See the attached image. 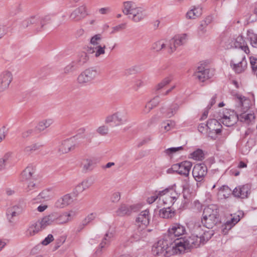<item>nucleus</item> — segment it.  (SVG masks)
I'll use <instances>...</instances> for the list:
<instances>
[{
  "instance_id": "37998d69",
  "label": "nucleus",
  "mask_w": 257,
  "mask_h": 257,
  "mask_svg": "<svg viewBox=\"0 0 257 257\" xmlns=\"http://www.w3.org/2000/svg\"><path fill=\"white\" fill-rule=\"evenodd\" d=\"M106 46L103 45H97L92 49V53H94V56L96 58L99 57L100 56L105 54Z\"/></svg>"
},
{
  "instance_id": "338daca9",
  "label": "nucleus",
  "mask_w": 257,
  "mask_h": 257,
  "mask_svg": "<svg viewBox=\"0 0 257 257\" xmlns=\"http://www.w3.org/2000/svg\"><path fill=\"white\" fill-rule=\"evenodd\" d=\"M13 153L12 152H8L6 153L2 158L1 159L4 161V162L7 164L8 161L10 160L13 157Z\"/></svg>"
},
{
  "instance_id": "0eeeda50",
  "label": "nucleus",
  "mask_w": 257,
  "mask_h": 257,
  "mask_svg": "<svg viewBox=\"0 0 257 257\" xmlns=\"http://www.w3.org/2000/svg\"><path fill=\"white\" fill-rule=\"evenodd\" d=\"M127 121V113L125 110H120L106 117L105 123L113 122L115 126L123 124Z\"/></svg>"
},
{
  "instance_id": "c9c22d12",
  "label": "nucleus",
  "mask_w": 257,
  "mask_h": 257,
  "mask_svg": "<svg viewBox=\"0 0 257 257\" xmlns=\"http://www.w3.org/2000/svg\"><path fill=\"white\" fill-rule=\"evenodd\" d=\"M173 79V76L172 74L165 77L162 81L158 83L155 87L154 89L156 91H159L165 86L169 84Z\"/></svg>"
},
{
  "instance_id": "8fccbe9b",
  "label": "nucleus",
  "mask_w": 257,
  "mask_h": 257,
  "mask_svg": "<svg viewBox=\"0 0 257 257\" xmlns=\"http://www.w3.org/2000/svg\"><path fill=\"white\" fill-rule=\"evenodd\" d=\"M179 107V105L176 103L172 104L168 109L166 113L165 116L168 118L172 117L176 113Z\"/></svg>"
},
{
  "instance_id": "a18cd8bd",
  "label": "nucleus",
  "mask_w": 257,
  "mask_h": 257,
  "mask_svg": "<svg viewBox=\"0 0 257 257\" xmlns=\"http://www.w3.org/2000/svg\"><path fill=\"white\" fill-rule=\"evenodd\" d=\"M238 120L245 123H249L251 119L254 118L253 114L246 112L241 113L239 115L237 114Z\"/></svg>"
},
{
  "instance_id": "a878e982",
  "label": "nucleus",
  "mask_w": 257,
  "mask_h": 257,
  "mask_svg": "<svg viewBox=\"0 0 257 257\" xmlns=\"http://www.w3.org/2000/svg\"><path fill=\"white\" fill-rule=\"evenodd\" d=\"M113 237V234L112 232H107L100 244V248L97 249L95 252L96 255H99L101 252V249L105 248L109 245Z\"/></svg>"
},
{
  "instance_id": "9b49d317",
  "label": "nucleus",
  "mask_w": 257,
  "mask_h": 257,
  "mask_svg": "<svg viewBox=\"0 0 257 257\" xmlns=\"http://www.w3.org/2000/svg\"><path fill=\"white\" fill-rule=\"evenodd\" d=\"M192 164L191 162L185 161L180 163H177L172 165L171 169L178 174L188 177L192 167Z\"/></svg>"
},
{
  "instance_id": "6e6552de",
  "label": "nucleus",
  "mask_w": 257,
  "mask_h": 257,
  "mask_svg": "<svg viewBox=\"0 0 257 257\" xmlns=\"http://www.w3.org/2000/svg\"><path fill=\"white\" fill-rule=\"evenodd\" d=\"M160 198L164 204L169 206L172 205L178 199L179 195L173 189H166L162 191L159 192Z\"/></svg>"
},
{
  "instance_id": "052dcab7",
  "label": "nucleus",
  "mask_w": 257,
  "mask_h": 257,
  "mask_svg": "<svg viewBox=\"0 0 257 257\" xmlns=\"http://www.w3.org/2000/svg\"><path fill=\"white\" fill-rule=\"evenodd\" d=\"M81 183L84 189L86 190L90 187L93 185L94 182L91 178H87L83 180Z\"/></svg>"
},
{
  "instance_id": "7ed1b4c3",
  "label": "nucleus",
  "mask_w": 257,
  "mask_h": 257,
  "mask_svg": "<svg viewBox=\"0 0 257 257\" xmlns=\"http://www.w3.org/2000/svg\"><path fill=\"white\" fill-rule=\"evenodd\" d=\"M219 209L217 205L210 204L203 210L201 223L203 227L210 229L215 226L219 222Z\"/></svg>"
},
{
  "instance_id": "6e6d98bb",
  "label": "nucleus",
  "mask_w": 257,
  "mask_h": 257,
  "mask_svg": "<svg viewBox=\"0 0 257 257\" xmlns=\"http://www.w3.org/2000/svg\"><path fill=\"white\" fill-rule=\"evenodd\" d=\"M175 126V122L172 120H167L162 123V127L164 131L168 132L173 128Z\"/></svg>"
},
{
  "instance_id": "58836bf2",
  "label": "nucleus",
  "mask_w": 257,
  "mask_h": 257,
  "mask_svg": "<svg viewBox=\"0 0 257 257\" xmlns=\"http://www.w3.org/2000/svg\"><path fill=\"white\" fill-rule=\"evenodd\" d=\"M97 214L96 213H91L89 214L82 221L81 224L79 226L78 230L79 231L82 229L84 227L92 221H93L96 217Z\"/></svg>"
},
{
  "instance_id": "aec40b11",
  "label": "nucleus",
  "mask_w": 257,
  "mask_h": 257,
  "mask_svg": "<svg viewBox=\"0 0 257 257\" xmlns=\"http://www.w3.org/2000/svg\"><path fill=\"white\" fill-rule=\"evenodd\" d=\"M137 206L136 205H129L125 204H121L116 211L118 216H123L130 215L133 211H136Z\"/></svg>"
},
{
  "instance_id": "4be33fe9",
  "label": "nucleus",
  "mask_w": 257,
  "mask_h": 257,
  "mask_svg": "<svg viewBox=\"0 0 257 257\" xmlns=\"http://www.w3.org/2000/svg\"><path fill=\"white\" fill-rule=\"evenodd\" d=\"M249 189L248 185L239 186L232 191V194L237 197L245 198L247 197Z\"/></svg>"
},
{
  "instance_id": "ea45409f",
  "label": "nucleus",
  "mask_w": 257,
  "mask_h": 257,
  "mask_svg": "<svg viewBox=\"0 0 257 257\" xmlns=\"http://www.w3.org/2000/svg\"><path fill=\"white\" fill-rule=\"evenodd\" d=\"M22 211V209L19 206H14L10 208L7 211V215L9 218L12 219L18 216Z\"/></svg>"
},
{
  "instance_id": "20e7f679",
  "label": "nucleus",
  "mask_w": 257,
  "mask_h": 257,
  "mask_svg": "<svg viewBox=\"0 0 257 257\" xmlns=\"http://www.w3.org/2000/svg\"><path fill=\"white\" fill-rule=\"evenodd\" d=\"M230 64L235 73L240 74L244 72L247 68V61L245 55L242 53L235 54L230 61Z\"/></svg>"
},
{
  "instance_id": "2f4dec72",
  "label": "nucleus",
  "mask_w": 257,
  "mask_h": 257,
  "mask_svg": "<svg viewBox=\"0 0 257 257\" xmlns=\"http://www.w3.org/2000/svg\"><path fill=\"white\" fill-rule=\"evenodd\" d=\"M175 215V211L173 210L169 206L160 209L159 216L160 217L165 219L172 218Z\"/></svg>"
},
{
  "instance_id": "473e14b6",
  "label": "nucleus",
  "mask_w": 257,
  "mask_h": 257,
  "mask_svg": "<svg viewBox=\"0 0 257 257\" xmlns=\"http://www.w3.org/2000/svg\"><path fill=\"white\" fill-rule=\"evenodd\" d=\"M54 213L57 216V217H56L57 224H63L68 222L70 220L69 217L71 216V212H64L62 214L54 212Z\"/></svg>"
},
{
  "instance_id": "bf43d9fd",
  "label": "nucleus",
  "mask_w": 257,
  "mask_h": 257,
  "mask_svg": "<svg viewBox=\"0 0 257 257\" xmlns=\"http://www.w3.org/2000/svg\"><path fill=\"white\" fill-rule=\"evenodd\" d=\"M102 39V36L101 34H98L95 35L92 37H91L90 39V43L94 45V46H97L99 45V41H101Z\"/></svg>"
},
{
  "instance_id": "c03bdc74",
  "label": "nucleus",
  "mask_w": 257,
  "mask_h": 257,
  "mask_svg": "<svg viewBox=\"0 0 257 257\" xmlns=\"http://www.w3.org/2000/svg\"><path fill=\"white\" fill-rule=\"evenodd\" d=\"M232 191L227 186L223 185L221 186L218 191V195L224 198H228Z\"/></svg>"
},
{
  "instance_id": "2eb2a0df",
  "label": "nucleus",
  "mask_w": 257,
  "mask_h": 257,
  "mask_svg": "<svg viewBox=\"0 0 257 257\" xmlns=\"http://www.w3.org/2000/svg\"><path fill=\"white\" fill-rule=\"evenodd\" d=\"M212 75V74L210 73V70L208 68H205L202 66L198 67L196 71L194 73L196 78L201 82H204L208 79Z\"/></svg>"
},
{
  "instance_id": "864d4df0",
  "label": "nucleus",
  "mask_w": 257,
  "mask_h": 257,
  "mask_svg": "<svg viewBox=\"0 0 257 257\" xmlns=\"http://www.w3.org/2000/svg\"><path fill=\"white\" fill-rule=\"evenodd\" d=\"M78 67L75 61H72L68 64L64 69V72L66 74L72 72Z\"/></svg>"
},
{
  "instance_id": "423d86ee",
  "label": "nucleus",
  "mask_w": 257,
  "mask_h": 257,
  "mask_svg": "<svg viewBox=\"0 0 257 257\" xmlns=\"http://www.w3.org/2000/svg\"><path fill=\"white\" fill-rule=\"evenodd\" d=\"M220 117L222 123L228 127L233 125L238 120L237 114L233 110L227 109L220 112Z\"/></svg>"
},
{
  "instance_id": "1a4fd4ad",
  "label": "nucleus",
  "mask_w": 257,
  "mask_h": 257,
  "mask_svg": "<svg viewBox=\"0 0 257 257\" xmlns=\"http://www.w3.org/2000/svg\"><path fill=\"white\" fill-rule=\"evenodd\" d=\"M97 75V71L94 68L86 69L81 72L77 77L79 84H84L93 80Z\"/></svg>"
},
{
  "instance_id": "f03ea898",
  "label": "nucleus",
  "mask_w": 257,
  "mask_h": 257,
  "mask_svg": "<svg viewBox=\"0 0 257 257\" xmlns=\"http://www.w3.org/2000/svg\"><path fill=\"white\" fill-rule=\"evenodd\" d=\"M192 230L193 233L191 236L180 238L185 241L183 244L185 247L186 250L192 247H197L201 243H204V236L203 235L205 234V233L199 222H195Z\"/></svg>"
},
{
  "instance_id": "6ab92c4d",
  "label": "nucleus",
  "mask_w": 257,
  "mask_h": 257,
  "mask_svg": "<svg viewBox=\"0 0 257 257\" xmlns=\"http://www.w3.org/2000/svg\"><path fill=\"white\" fill-rule=\"evenodd\" d=\"M73 201V198L69 194H66L56 200L54 203V206L57 208H63Z\"/></svg>"
},
{
  "instance_id": "4d7b16f0",
  "label": "nucleus",
  "mask_w": 257,
  "mask_h": 257,
  "mask_svg": "<svg viewBox=\"0 0 257 257\" xmlns=\"http://www.w3.org/2000/svg\"><path fill=\"white\" fill-rule=\"evenodd\" d=\"M109 128L107 125H101L98 126L96 130V132L100 136H104L107 135Z\"/></svg>"
},
{
  "instance_id": "0e129e2a",
  "label": "nucleus",
  "mask_w": 257,
  "mask_h": 257,
  "mask_svg": "<svg viewBox=\"0 0 257 257\" xmlns=\"http://www.w3.org/2000/svg\"><path fill=\"white\" fill-rule=\"evenodd\" d=\"M182 150H183L182 147H176V148H170L166 149L165 151V152L166 154H167L168 155H171L172 154H173L176 153L177 152H178L179 151Z\"/></svg>"
},
{
  "instance_id": "5701e85b",
  "label": "nucleus",
  "mask_w": 257,
  "mask_h": 257,
  "mask_svg": "<svg viewBox=\"0 0 257 257\" xmlns=\"http://www.w3.org/2000/svg\"><path fill=\"white\" fill-rule=\"evenodd\" d=\"M123 9L122 13L128 17L132 14V13L138 7L137 4L131 1L124 2L122 4Z\"/></svg>"
},
{
  "instance_id": "c85d7f7f",
  "label": "nucleus",
  "mask_w": 257,
  "mask_h": 257,
  "mask_svg": "<svg viewBox=\"0 0 257 257\" xmlns=\"http://www.w3.org/2000/svg\"><path fill=\"white\" fill-rule=\"evenodd\" d=\"M53 197V192L51 189L48 188L43 190L40 192L37 197L35 199L36 200L41 201V199L43 200H49Z\"/></svg>"
},
{
  "instance_id": "680f3d73",
  "label": "nucleus",
  "mask_w": 257,
  "mask_h": 257,
  "mask_svg": "<svg viewBox=\"0 0 257 257\" xmlns=\"http://www.w3.org/2000/svg\"><path fill=\"white\" fill-rule=\"evenodd\" d=\"M249 63L252 72H253L257 69V58L253 56L250 57Z\"/></svg>"
},
{
  "instance_id": "9d476101",
  "label": "nucleus",
  "mask_w": 257,
  "mask_h": 257,
  "mask_svg": "<svg viewBox=\"0 0 257 257\" xmlns=\"http://www.w3.org/2000/svg\"><path fill=\"white\" fill-rule=\"evenodd\" d=\"M186 229L184 226L179 223H174L169 228L168 233L165 235L168 236L170 240L173 241L178 238H175L185 234Z\"/></svg>"
},
{
  "instance_id": "774afa93",
  "label": "nucleus",
  "mask_w": 257,
  "mask_h": 257,
  "mask_svg": "<svg viewBox=\"0 0 257 257\" xmlns=\"http://www.w3.org/2000/svg\"><path fill=\"white\" fill-rule=\"evenodd\" d=\"M53 240V236L50 234L42 241V244L44 245H47L51 242Z\"/></svg>"
},
{
  "instance_id": "e2e57ef3",
  "label": "nucleus",
  "mask_w": 257,
  "mask_h": 257,
  "mask_svg": "<svg viewBox=\"0 0 257 257\" xmlns=\"http://www.w3.org/2000/svg\"><path fill=\"white\" fill-rule=\"evenodd\" d=\"M206 28L207 27L205 25L200 22L197 30L198 35L200 36L204 35L207 32Z\"/></svg>"
},
{
  "instance_id": "a211bd4d",
  "label": "nucleus",
  "mask_w": 257,
  "mask_h": 257,
  "mask_svg": "<svg viewBox=\"0 0 257 257\" xmlns=\"http://www.w3.org/2000/svg\"><path fill=\"white\" fill-rule=\"evenodd\" d=\"M150 215L148 209L142 211L136 218V225H141L147 227L149 224Z\"/></svg>"
},
{
  "instance_id": "4468645a",
  "label": "nucleus",
  "mask_w": 257,
  "mask_h": 257,
  "mask_svg": "<svg viewBox=\"0 0 257 257\" xmlns=\"http://www.w3.org/2000/svg\"><path fill=\"white\" fill-rule=\"evenodd\" d=\"M207 167L204 164H196L192 171V175L196 181H201L207 174Z\"/></svg>"
},
{
  "instance_id": "cd10ccee",
  "label": "nucleus",
  "mask_w": 257,
  "mask_h": 257,
  "mask_svg": "<svg viewBox=\"0 0 257 257\" xmlns=\"http://www.w3.org/2000/svg\"><path fill=\"white\" fill-rule=\"evenodd\" d=\"M22 177L27 181L37 179L35 170L32 167H27L22 173Z\"/></svg>"
},
{
  "instance_id": "3c124183",
  "label": "nucleus",
  "mask_w": 257,
  "mask_h": 257,
  "mask_svg": "<svg viewBox=\"0 0 257 257\" xmlns=\"http://www.w3.org/2000/svg\"><path fill=\"white\" fill-rule=\"evenodd\" d=\"M166 42L167 43V47H168L169 49V53H172L174 52L176 50L177 47H178L176 44L173 38L170 40H166Z\"/></svg>"
},
{
  "instance_id": "393cba45",
  "label": "nucleus",
  "mask_w": 257,
  "mask_h": 257,
  "mask_svg": "<svg viewBox=\"0 0 257 257\" xmlns=\"http://www.w3.org/2000/svg\"><path fill=\"white\" fill-rule=\"evenodd\" d=\"M40 21L41 16L39 15L33 16L23 22L22 26L24 28H27L30 25H35L34 31L36 32V28L40 25Z\"/></svg>"
},
{
  "instance_id": "7c9ffc66",
  "label": "nucleus",
  "mask_w": 257,
  "mask_h": 257,
  "mask_svg": "<svg viewBox=\"0 0 257 257\" xmlns=\"http://www.w3.org/2000/svg\"><path fill=\"white\" fill-rule=\"evenodd\" d=\"M160 101V97L159 95L156 96L146 105L144 112L145 113H149L154 107L157 106Z\"/></svg>"
},
{
  "instance_id": "603ef678",
  "label": "nucleus",
  "mask_w": 257,
  "mask_h": 257,
  "mask_svg": "<svg viewBox=\"0 0 257 257\" xmlns=\"http://www.w3.org/2000/svg\"><path fill=\"white\" fill-rule=\"evenodd\" d=\"M50 20V18L49 16H41V21H40V26L37 27L36 28V32H41L43 29L44 26L49 22Z\"/></svg>"
},
{
  "instance_id": "72a5a7b5",
  "label": "nucleus",
  "mask_w": 257,
  "mask_h": 257,
  "mask_svg": "<svg viewBox=\"0 0 257 257\" xmlns=\"http://www.w3.org/2000/svg\"><path fill=\"white\" fill-rule=\"evenodd\" d=\"M166 48H167L166 40H160L152 44L151 50L159 52Z\"/></svg>"
},
{
  "instance_id": "f3484780",
  "label": "nucleus",
  "mask_w": 257,
  "mask_h": 257,
  "mask_svg": "<svg viewBox=\"0 0 257 257\" xmlns=\"http://www.w3.org/2000/svg\"><path fill=\"white\" fill-rule=\"evenodd\" d=\"M56 217H57V216L54 212L43 217L39 221H38V223L42 229H43L48 226L56 223L57 224Z\"/></svg>"
},
{
  "instance_id": "e433bc0d",
  "label": "nucleus",
  "mask_w": 257,
  "mask_h": 257,
  "mask_svg": "<svg viewBox=\"0 0 257 257\" xmlns=\"http://www.w3.org/2000/svg\"><path fill=\"white\" fill-rule=\"evenodd\" d=\"M93 160L89 158L85 159L82 160L81 164V167L83 172L86 173L93 169Z\"/></svg>"
},
{
  "instance_id": "f704fd0d",
  "label": "nucleus",
  "mask_w": 257,
  "mask_h": 257,
  "mask_svg": "<svg viewBox=\"0 0 257 257\" xmlns=\"http://www.w3.org/2000/svg\"><path fill=\"white\" fill-rule=\"evenodd\" d=\"M89 59V55L85 52H81L78 55L77 59L75 61L78 66H81L87 63Z\"/></svg>"
},
{
  "instance_id": "79ce46f5",
  "label": "nucleus",
  "mask_w": 257,
  "mask_h": 257,
  "mask_svg": "<svg viewBox=\"0 0 257 257\" xmlns=\"http://www.w3.org/2000/svg\"><path fill=\"white\" fill-rule=\"evenodd\" d=\"M247 37L251 46L257 48V34L254 33L252 30H249L247 32Z\"/></svg>"
},
{
  "instance_id": "f257e3e1",
  "label": "nucleus",
  "mask_w": 257,
  "mask_h": 257,
  "mask_svg": "<svg viewBox=\"0 0 257 257\" xmlns=\"http://www.w3.org/2000/svg\"><path fill=\"white\" fill-rule=\"evenodd\" d=\"M183 239L178 238L173 241L170 240L168 236H164L163 238L155 243L152 249L154 254L169 256L175 254L182 253L186 250Z\"/></svg>"
},
{
  "instance_id": "ddd939ff",
  "label": "nucleus",
  "mask_w": 257,
  "mask_h": 257,
  "mask_svg": "<svg viewBox=\"0 0 257 257\" xmlns=\"http://www.w3.org/2000/svg\"><path fill=\"white\" fill-rule=\"evenodd\" d=\"M75 144L74 142V139L70 138L65 140L61 142L59 145L57 150V153L60 155H63L68 153L74 149Z\"/></svg>"
},
{
  "instance_id": "4c0bfd02",
  "label": "nucleus",
  "mask_w": 257,
  "mask_h": 257,
  "mask_svg": "<svg viewBox=\"0 0 257 257\" xmlns=\"http://www.w3.org/2000/svg\"><path fill=\"white\" fill-rule=\"evenodd\" d=\"M40 187V182L37 179H35L32 180L27 181V185L25 188L26 192H29L31 191L34 190Z\"/></svg>"
},
{
  "instance_id": "39448f33",
  "label": "nucleus",
  "mask_w": 257,
  "mask_h": 257,
  "mask_svg": "<svg viewBox=\"0 0 257 257\" xmlns=\"http://www.w3.org/2000/svg\"><path fill=\"white\" fill-rule=\"evenodd\" d=\"M89 15L87 6L83 4L74 9L69 15V18L72 22H78Z\"/></svg>"
},
{
  "instance_id": "a19ab883",
  "label": "nucleus",
  "mask_w": 257,
  "mask_h": 257,
  "mask_svg": "<svg viewBox=\"0 0 257 257\" xmlns=\"http://www.w3.org/2000/svg\"><path fill=\"white\" fill-rule=\"evenodd\" d=\"M53 122V120L51 118L42 120L38 123L36 128L40 132L43 131L49 127Z\"/></svg>"
},
{
  "instance_id": "b1692460",
  "label": "nucleus",
  "mask_w": 257,
  "mask_h": 257,
  "mask_svg": "<svg viewBox=\"0 0 257 257\" xmlns=\"http://www.w3.org/2000/svg\"><path fill=\"white\" fill-rule=\"evenodd\" d=\"M206 125L211 132L214 133L216 134H219L221 133L222 126L215 119H209L206 124Z\"/></svg>"
},
{
  "instance_id": "13d9d810",
  "label": "nucleus",
  "mask_w": 257,
  "mask_h": 257,
  "mask_svg": "<svg viewBox=\"0 0 257 257\" xmlns=\"http://www.w3.org/2000/svg\"><path fill=\"white\" fill-rule=\"evenodd\" d=\"M192 158L196 160H202L204 158L203 151L200 149H198L191 154Z\"/></svg>"
},
{
  "instance_id": "69168bd1",
  "label": "nucleus",
  "mask_w": 257,
  "mask_h": 257,
  "mask_svg": "<svg viewBox=\"0 0 257 257\" xmlns=\"http://www.w3.org/2000/svg\"><path fill=\"white\" fill-rule=\"evenodd\" d=\"M144 85V82L142 79H137L134 83V89L136 90H138L140 87Z\"/></svg>"
},
{
  "instance_id": "412c9836",
  "label": "nucleus",
  "mask_w": 257,
  "mask_h": 257,
  "mask_svg": "<svg viewBox=\"0 0 257 257\" xmlns=\"http://www.w3.org/2000/svg\"><path fill=\"white\" fill-rule=\"evenodd\" d=\"M137 228L134 231L132 237L135 241H138L147 236L148 233L151 231V229H147V227L141 225H137Z\"/></svg>"
},
{
  "instance_id": "dca6fc26",
  "label": "nucleus",
  "mask_w": 257,
  "mask_h": 257,
  "mask_svg": "<svg viewBox=\"0 0 257 257\" xmlns=\"http://www.w3.org/2000/svg\"><path fill=\"white\" fill-rule=\"evenodd\" d=\"M147 16L145 10L141 7H138L128 17L132 21L138 23L143 20Z\"/></svg>"
},
{
  "instance_id": "c756f323",
  "label": "nucleus",
  "mask_w": 257,
  "mask_h": 257,
  "mask_svg": "<svg viewBox=\"0 0 257 257\" xmlns=\"http://www.w3.org/2000/svg\"><path fill=\"white\" fill-rule=\"evenodd\" d=\"M42 228L38 222L30 225L26 231V235L30 237L35 235L38 233Z\"/></svg>"
},
{
  "instance_id": "bb28decb",
  "label": "nucleus",
  "mask_w": 257,
  "mask_h": 257,
  "mask_svg": "<svg viewBox=\"0 0 257 257\" xmlns=\"http://www.w3.org/2000/svg\"><path fill=\"white\" fill-rule=\"evenodd\" d=\"M234 45L235 48H240L246 54L249 53V49L247 43L241 36H239L235 39Z\"/></svg>"
},
{
  "instance_id": "de8ad7c7",
  "label": "nucleus",
  "mask_w": 257,
  "mask_h": 257,
  "mask_svg": "<svg viewBox=\"0 0 257 257\" xmlns=\"http://www.w3.org/2000/svg\"><path fill=\"white\" fill-rule=\"evenodd\" d=\"M240 219V217L239 214L237 215H235L233 217H231V219L226 222L225 224V229H230L235 224H236Z\"/></svg>"
},
{
  "instance_id": "f8f14e48",
  "label": "nucleus",
  "mask_w": 257,
  "mask_h": 257,
  "mask_svg": "<svg viewBox=\"0 0 257 257\" xmlns=\"http://www.w3.org/2000/svg\"><path fill=\"white\" fill-rule=\"evenodd\" d=\"M13 80L12 72L6 70L0 73V89L6 90L9 88L10 84Z\"/></svg>"
},
{
  "instance_id": "5fc2aeb1",
  "label": "nucleus",
  "mask_w": 257,
  "mask_h": 257,
  "mask_svg": "<svg viewBox=\"0 0 257 257\" xmlns=\"http://www.w3.org/2000/svg\"><path fill=\"white\" fill-rule=\"evenodd\" d=\"M200 15L198 9L194 8L188 11L186 14V18L189 19H195Z\"/></svg>"
},
{
  "instance_id": "49530a36",
  "label": "nucleus",
  "mask_w": 257,
  "mask_h": 257,
  "mask_svg": "<svg viewBox=\"0 0 257 257\" xmlns=\"http://www.w3.org/2000/svg\"><path fill=\"white\" fill-rule=\"evenodd\" d=\"M39 148L40 146L38 144H33L26 146L23 149V152L25 155H30L35 151L39 150Z\"/></svg>"
},
{
  "instance_id": "09e8293b",
  "label": "nucleus",
  "mask_w": 257,
  "mask_h": 257,
  "mask_svg": "<svg viewBox=\"0 0 257 257\" xmlns=\"http://www.w3.org/2000/svg\"><path fill=\"white\" fill-rule=\"evenodd\" d=\"M176 44L178 46L184 45L187 41V35L186 34L176 35L173 37Z\"/></svg>"
}]
</instances>
